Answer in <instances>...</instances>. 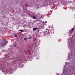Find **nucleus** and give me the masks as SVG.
<instances>
[{"label": "nucleus", "instance_id": "f257e3e1", "mask_svg": "<svg viewBox=\"0 0 75 75\" xmlns=\"http://www.w3.org/2000/svg\"><path fill=\"white\" fill-rule=\"evenodd\" d=\"M7 44V42H3V44L1 45L2 46H4V45H6Z\"/></svg>", "mask_w": 75, "mask_h": 75}, {"label": "nucleus", "instance_id": "f03ea898", "mask_svg": "<svg viewBox=\"0 0 75 75\" xmlns=\"http://www.w3.org/2000/svg\"><path fill=\"white\" fill-rule=\"evenodd\" d=\"M28 16H32V14H33V13L31 12H29L28 13Z\"/></svg>", "mask_w": 75, "mask_h": 75}, {"label": "nucleus", "instance_id": "7ed1b4c3", "mask_svg": "<svg viewBox=\"0 0 75 75\" xmlns=\"http://www.w3.org/2000/svg\"><path fill=\"white\" fill-rule=\"evenodd\" d=\"M37 30V28H33V31H34V32L35 30Z\"/></svg>", "mask_w": 75, "mask_h": 75}, {"label": "nucleus", "instance_id": "20e7f679", "mask_svg": "<svg viewBox=\"0 0 75 75\" xmlns=\"http://www.w3.org/2000/svg\"><path fill=\"white\" fill-rule=\"evenodd\" d=\"M32 38V36H30L28 37V38L29 39H31Z\"/></svg>", "mask_w": 75, "mask_h": 75}, {"label": "nucleus", "instance_id": "39448f33", "mask_svg": "<svg viewBox=\"0 0 75 75\" xmlns=\"http://www.w3.org/2000/svg\"><path fill=\"white\" fill-rule=\"evenodd\" d=\"M14 47H17V43H16L15 45H14Z\"/></svg>", "mask_w": 75, "mask_h": 75}, {"label": "nucleus", "instance_id": "423d86ee", "mask_svg": "<svg viewBox=\"0 0 75 75\" xmlns=\"http://www.w3.org/2000/svg\"><path fill=\"white\" fill-rule=\"evenodd\" d=\"M74 30V28H72L71 30V31H73Z\"/></svg>", "mask_w": 75, "mask_h": 75}, {"label": "nucleus", "instance_id": "0eeeda50", "mask_svg": "<svg viewBox=\"0 0 75 75\" xmlns=\"http://www.w3.org/2000/svg\"><path fill=\"white\" fill-rule=\"evenodd\" d=\"M33 18L34 19H36V18H35V16H33Z\"/></svg>", "mask_w": 75, "mask_h": 75}, {"label": "nucleus", "instance_id": "6e6552de", "mask_svg": "<svg viewBox=\"0 0 75 75\" xmlns=\"http://www.w3.org/2000/svg\"><path fill=\"white\" fill-rule=\"evenodd\" d=\"M19 31H21V32H23V30H19Z\"/></svg>", "mask_w": 75, "mask_h": 75}, {"label": "nucleus", "instance_id": "1a4fd4ad", "mask_svg": "<svg viewBox=\"0 0 75 75\" xmlns=\"http://www.w3.org/2000/svg\"><path fill=\"white\" fill-rule=\"evenodd\" d=\"M24 40H27V38H24Z\"/></svg>", "mask_w": 75, "mask_h": 75}, {"label": "nucleus", "instance_id": "9d476101", "mask_svg": "<svg viewBox=\"0 0 75 75\" xmlns=\"http://www.w3.org/2000/svg\"><path fill=\"white\" fill-rule=\"evenodd\" d=\"M15 37H17V35H15Z\"/></svg>", "mask_w": 75, "mask_h": 75}, {"label": "nucleus", "instance_id": "9b49d317", "mask_svg": "<svg viewBox=\"0 0 75 75\" xmlns=\"http://www.w3.org/2000/svg\"><path fill=\"white\" fill-rule=\"evenodd\" d=\"M73 75H75V73H74V71L73 72Z\"/></svg>", "mask_w": 75, "mask_h": 75}, {"label": "nucleus", "instance_id": "f8f14e48", "mask_svg": "<svg viewBox=\"0 0 75 75\" xmlns=\"http://www.w3.org/2000/svg\"><path fill=\"white\" fill-rule=\"evenodd\" d=\"M38 16H39V15H40V13H38L37 14Z\"/></svg>", "mask_w": 75, "mask_h": 75}, {"label": "nucleus", "instance_id": "ddd939ff", "mask_svg": "<svg viewBox=\"0 0 75 75\" xmlns=\"http://www.w3.org/2000/svg\"><path fill=\"white\" fill-rule=\"evenodd\" d=\"M38 31H39V30H38V29L37 33H38Z\"/></svg>", "mask_w": 75, "mask_h": 75}, {"label": "nucleus", "instance_id": "4468645a", "mask_svg": "<svg viewBox=\"0 0 75 75\" xmlns=\"http://www.w3.org/2000/svg\"><path fill=\"white\" fill-rule=\"evenodd\" d=\"M45 23H47V21H45Z\"/></svg>", "mask_w": 75, "mask_h": 75}, {"label": "nucleus", "instance_id": "2eb2a0df", "mask_svg": "<svg viewBox=\"0 0 75 75\" xmlns=\"http://www.w3.org/2000/svg\"><path fill=\"white\" fill-rule=\"evenodd\" d=\"M27 6V4H25V6Z\"/></svg>", "mask_w": 75, "mask_h": 75}, {"label": "nucleus", "instance_id": "dca6fc26", "mask_svg": "<svg viewBox=\"0 0 75 75\" xmlns=\"http://www.w3.org/2000/svg\"><path fill=\"white\" fill-rule=\"evenodd\" d=\"M18 42H19V41H20V40H18Z\"/></svg>", "mask_w": 75, "mask_h": 75}, {"label": "nucleus", "instance_id": "f3484780", "mask_svg": "<svg viewBox=\"0 0 75 75\" xmlns=\"http://www.w3.org/2000/svg\"><path fill=\"white\" fill-rule=\"evenodd\" d=\"M46 30H48V29L47 28H46Z\"/></svg>", "mask_w": 75, "mask_h": 75}]
</instances>
